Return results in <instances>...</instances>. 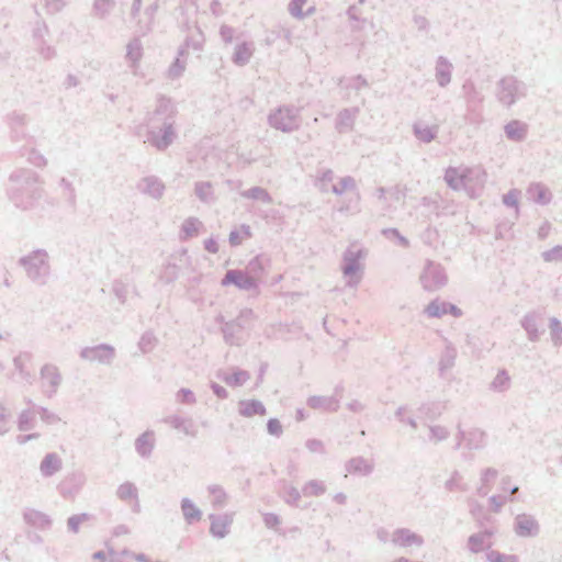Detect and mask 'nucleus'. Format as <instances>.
<instances>
[{
    "instance_id": "obj_7",
    "label": "nucleus",
    "mask_w": 562,
    "mask_h": 562,
    "mask_svg": "<svg viewBox=\"0 0 562 562\" xmlns=\"http://www.w3.org/2000/svg\"><path fill=\"white\" fill-rule=\"evenodd\" d=\"M507 132H508V134H509L510 136H514V132H513V130H512V126H508V127H507Z\"/></svg>"
},
{
    "instance_id": "obj_2",
    "label": "nucleus",
    "mask_w": 562,
    "mask_h": 562,
    "mask_svg": "<svg viewBox=\"0 0 562 562\" xmlns=\"http://www.w3.org/2000/svg\"><path fill=\"white\" fill-rule=\"evenodd\" d=\"M239 412L241 415L250 417L254 415H263L266 409L262 404L257 401H247L240 403Z\"/></svg>"
},
{
    "instance_id": "obj_6",
    "label": "nucleus",
    "mask_w": 562,
    "mask_h": 562,
    "mask_svg": "<svg viewBox=\"0 0 562 562\" xmlns=\"http://www.w3.org/2000/svg\"><path fill=\"white\" fill-rule=\"evenodd\" d=\"M238 274L237 272H234V271H229L225 279L223 280V284H229V283H238Z\"/></svg>"
},
{
    "instance_id": "obj_3",
    "label": "nucleus",
    "mask_w": 562,
    "mask_h": 562,
    "mask_svg": "<svg viewBox=\"0 0 562 562\" xmlns=\"http://www.w3.org/2000/svg\"><path fill=\"white\" fill-rule=\"evenodd\" d=\"M182 512H183L184 517L188 520H193V519L200 518L199 509L195 507V505L193 503H191L189 501H186L182 504Z\"/></svg>"
},
{
    "instance_id": "obj_1",
    "label": "nucleus",
    "mask_w": 562,
    "mask_h": 562,
    "mask_svg": "<svg viewBox=\"0 0 562 562\" xmlns=\"http://www.w3.org/2000/svg\"><path fill=\"white\" fill-rule=\"evenodd\" d=\"M232 519L227 516L224 517H212L211 533L214 537L223 538L228 533Z\"/></svg>"
},
{
    "instance_id": "obj_4",
    "label": "nucleus",
    "mask_w": 562,
    "mask_h": 562,
    "mask_svg": "<svg viewBox=\"0 0 562 562\" xmlns=\"http://www.w3.org/2000/svg\"><path fill=\"white\" fill-rule=\"evenodd\" d=\"M58 467V460L55 457H47L43 464H42V471L49 475L52 474Z\"/></svg>"
},
{
    "instance_id": "obj_5",
    "label": "nucleus",
    "mask_w": 562,
    "mask_h": 562,
    "mask_svg": "<svg viewBox=\"0 0 562 562\" xmlns=\"http://www.w3.org/2000/svg\"><path fill=\"white\" fill-rule=\"evenodd\" d=\"M267 428H268L269 434L272 436H280L282 432V425L276 418H272L268 422Z\"/></svg>"
}]
</instances>
